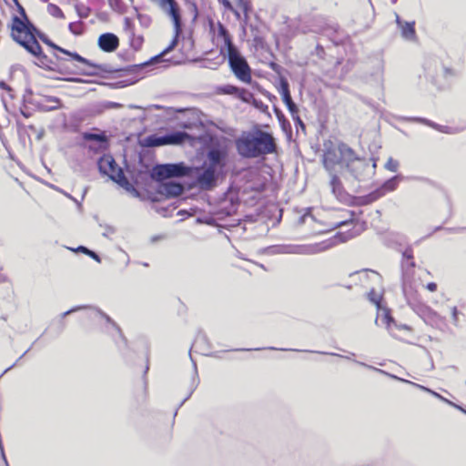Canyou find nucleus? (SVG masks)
Segmentation results:
<instances>
[{
    "mask_svg": "<svg viewBox=\"0 0 466 466\" xmlns=\"http://www.w3.org/2000/svg\"><path fill=\"white\" fill-rule=\"evenodd\" d=\"M21 15L23 19L15 15L12 19L11 25V36L14 41L23 46L28 53L35 56L38 65L41 66H47L49 58L42 51V47L37 41L39 38L47 46H51L55 50L66 55L71 59L79 62L83 65H88L92 67H100L97 64L91 62L90 60L81 56L76 52L68 51L63 47L58 46L53 43L44 33L39 31L27 18L26 14L23 7L20 6Z\"/></svg>",
    "mask_w": 466,
    "mask_h": 466,
    "instance_id": "f257e3e1",
    "label": "nucleus"
},
{
    "mask_svg": "<svg viewBox=\"0 0 466 466\" xmlns=\"http://www.w3.org/2000/svg\"><path fill=\"white\" fill-rule=\"evenodd\" d=\"M236 148L242 157L257 158L275 153L277 144L270 133L254 128L242 133L236 140Z\"/></svg>",
    "mask_w": 466,
    "mask_h": 466,
    "instance_id": "f03ea898",
    "label": "nucleus"
},
{
    "mask_svg": "<svg viewBox=\"0 0 466 466\" xmlns=\"http://www.w3.org/2000/svg\"><path fill=\"white\" fill-rule=\"evenodd\" d=\"M424 72L426 78L438 88L446 87L459 75L458 71L446 66L436 57H431L425 61Z\"/></svg>",
    "mask_w": 466,
    "mask_h": 466,
    "instance_id": "7ed1b4c3",
    "label": "nucleus"
},
{
    "mask_svg": "<svg viewBox=\"0 0 466 466\" xmlns=\"http://www.w3.org/2000/svg\"><path fill=\"white\" fill-rule=\"evenodd\" d=\"M97 166L101 174L107 176L111 180L117 183L127 191L131 192L135 197L139 196V192L129 182L123 169L117 166L111 155L102 156L97 161Z\"/></svg>",
    "mask_w": 466,
    "mask_h": 466,
    "instance_id": "20e7f679",
    "label": "nucleus"
},
{
    "mask_svg": "<svg viewBox=\"0 0 466 466\" xmlns=\"http://www.w3.org/2000/svg\"><path fill=\"white\" fill-rule=\"evenodd\" d=\"M368 297H369V299L372 303L376 304L378 307V316L376 319V323L378 325H384L393 336H396L395 329H410V328L405 324L398 325L396 320L391 317L389 309L386 308L380 307V301L381 299L380 294L375 292L374 289H371L368 293Z\"/></svg>",
    "mask_w": 466,
    "mask_h": 466,
    "instance_id": "39448f33",
    "label": "nucleus"
},
{
    "mask_svg": "<svg viewBox=\"0 0 466 466\" xmlns=\"http://www.w3.org/2000/svg\"><path fill=\"white\" fill-rule=\"evenodd\" d=\"M227 53L230 69L236 77L244 83L249 84L252 80L251 69L246 58L240 55L237 47Z\"/></svg>",
    "mask_w": 466,
    "mask_h": 466,
    "instance_id": "423d86ee",
    "label": "nucleus"
},
{
    "mask_svg": "<svg viewBox=\"0 0 466 466\" xmlns=\"http://www.w3.org/2000/svg\"><path fill=\"white\" fill-rule=\"evenodd\" d=\"M189 138L190 136L185 131H174L164 136L154 134L146 137L145 145L150 147H160L164 145H180Z\"/></svg>",
    "mask_w": 466,
    "mask_h": 466,
    "instance_id": "0eeeda50",
    "label": "nucleus"
},
{
    "mask_svg": "<svg viewBox=\"0 0 466 466\" xmlns=\"http://www.w3.org/2000/svg\"><path fill=\"white\" fill-rule=\"evenodd\" d=\"M189 168L183 163L157 165L152 171V177L157 181L188 175Z\"/></svg>",
    "mask_w": 466,
    "mask_h": 466,
    "instance_id": "6e6552de",
    "label": "nucleus"
},
{
    "mask_svg": "<svg viewBox=\"0 0 466 466\" xmlns=\"http://www.w3.org/2000/svg\"><path fill=\"white\" fill-rule=\"evenodd\" d=\"M228 155L227 147L219 144L211 145L207 149L206 159L203 164L221 173L227 166Z\"/></svg>",
    "mask_w": 466,
    "mask_h": 466,
    "instance_id": "1a4fd4ad",
    "label": "nucleus"
},
{
    "mask_svg": "<svg viewBox=\"0 0 466 466\" xmlns=\"http://www.w3.org/2000/svg\"><path fill=\"white\" fill-rule=\"evenodd\" d=\"M56 58L57 60V63L55 64L54 66H49L48 65H47V66L51 70L57 71L60 74H64V75H81V76H93L97 75L98 69H102L101 65H98L100 67H97V68L92 67V66L86 65L88 66V69H85L76 65H73V66L67 65L66 64L67 60L57 56V55H56Z\"/></svg>",
    "mask_w": 466,
    "mask_h": 466,
    "instance_id": "9d476101",
    "label": "nucleus"
},
{
    "mask_svg": "<svg viewBox=\"0 0 466 466\" xmlns=\"http://www.w3.org/2000/svg\"><path fill=\"white\" fill-rule=\"evenodd\" d=\"M328 246L317 244L315 246L304 245H276L269 248L273 254H303L311 255L325 250Z\"/></svg>",
    "mask_w": 466,
    "mask_h": 466,
    "instance_id": "9b49d317",
    "label": "nucleus"
},
{
    "mask_svg": "<svg viewBox=\"0 0 466 466\" xmlns=\"http://www.w3.org/2000/svg\"><path fill=\"white\" fill-rule=\"evenodd\" d=\"M196 183L202 190H211L217 186L220 172L203 164L197 168Z\"/></svg>",
    "mask_w": 466,
    "mask_h": 466,
    "instance_id": "f8f14e48",
    "label": "nucleus"
},
{
    "mask_svg": "<svg viewBox=\"0 0 466 466\" xmlns=\"http://www.w3.org/2000/svg\"><path fill=\"white\" fill-rule=\"evenodd\" d=\"M412 309L428 325L441 327L444 323L443 319L436 311L422 302L414 304V309Z\"/></svg>",
    "mask_w": 466,
    "mask_h": 466,
    "instance_id": "ddd939ff",
    "label": "nucleus"
},
{
    "mask_svg": "<svg viewBox=\"0 0 466 466\" xmlns=\"http://www.w3.org/2000/svg\"><path fill=\"white\" fill-rule=\"evenodd\" d=\"M82 137L85 141L93 142L88 146L89 150L104 151L108 147V138L105 132H84Z\"/></svg>",
    "mask_w": 466,
    "mask_h": 466,
    "instance_id": "4468645a",
    "label": "nucleus"
},
{
    "mask_svg": "<svg viewBox=\"0 0 466 466\" xmlns=\"http://www.w3.org/2000/svg\"><path fill=\"white\" fill-rule=\"evenodd\" d=\"M414 268L415 262L413 260V252L412 249L408 248L402 253V260H401V272H402V281H410L414 280Z\"/></svg>",
    "mask_w": 466,
    "mask_h": 466,
    "instance_id": "2eb2a0df",
    "label": "nucleus"
},
{
    "mask_svg": "<svg viewBox=\"0 0 466 466\" xmlns=\"http://www.w3.org/2000/svg\"><path fill=\"white\" fill-rule=\"evenodd\" d=\"M279 92L280 93L282 100L287 106L292 118L298 117L299 109L297 105L292 100L289 91V84L285 77H280Z\"/></svg>",
    "mask_w": 466,
    "mask_h": 466,
    "instance_id": "dca6fc26",
    "label": "nucleus"
},
{
    "mask_svg": "<svg viewBox=\"0 0 466 466\" xmlns=\"http://www.w3.org/2000/svg\"><path fill=\"white\" fill-rule=\"evenodd\" d=\"M330 175L329 185L331 187L332 194L335 198L341 203H345L349 205V202L351 199V195H350L345 189L339 179V177L334 173Z\"/></svg>",
    "mask_w": 466,
    "mask_h": 466,
    "instance_id": "f3484780",
    "label": "nucleus"
},
{
    "mask_svg": "<svg viewBox=\"0 0 466 466\" xmlns=\"http://www.w3.org/2000/svg\"><path fill=\"white\" fill-rule=\"evenodd\" d=\"M347 170L356 178L357 180H364L366 176L372 172V168L364 158H359L354 161L352 166L347 168Z\"/></svg>",
    "mask_w": 466,
    "mask_h": 466,
    "instance_id": "a211bd4d",
    "label": "nucleus"
},
{
    "mask_svg": "<svg viewBox=\"0 0 466 466\" xmlns=\"http://www.w3.org/2000/svg\"><path fill=\"white\" fill-rule=\"evenodd\" d=\"M338 151L340 156L341 167L346 169L360 158L355 151L344 143H340L338 146Z\"/></svg>",
    "mask_w": 466,
    "mask_h": 466,
    "instance_id": "6ab92c4d",
    "label": "nucleus"
},
{
    "mask_svg": "<svg viewBox=\"0 0 466 466\" xmlns=\"http://www.w3.org/2000/svg\"><path fill=\"white\" fill-rule=\"evenodd\" d=\"M97 44L101 50L110 53L116 50L119 46V39L113 33H105L98 37Z\"/></svg>",
    "mask_w": 466,
    "mask_h": 466,
    "instance_id": "aec40b11",
    "label": "nucleus"
},
{
    "mask_svg": "<svg viewBox=\"0 0 466 466\" xmlns=\"http://www.w3.org/2000/svg\"><path fill=\"white\" fill-rule=\"evenodd\" d=\"M324 167L329 174H334L337 166L341 167L340 156L337 149H328L323 155Z\"/></svg>",
    "mask_w": 466,
    "mask_h": 466,
    "instance_id": "412c9836",
    "label": "nucleus"
},
{
    "mask_svg": "<svg viewBox=\"0 0 466 466\" xmlns=\"http://www.w3.org/2000/svg\"><path fill=\"white\" fill-rule=\"evenodd\" d=\"M321 33L324 34L335 45L339 46L344 42L345 34L339 29L338 25H326Z\"/></svg>",
    "mask_w": 466,
    "mask_h": 466,
    "instance_id": "4be33fe9",
    "label": "nucleus"
},
{
    "mask_svg": "<svg viewBox=\"0 0 466 466\" xmlns=\"http://www.w3.org/2000/svg\"><path fill=\"white\" fill-rule=\"evenodd\" d=\"M184 191V187L177 182L168 181L162 183L159 187V193L167 198H174L181 195Z\"/></svg>",
    "mask_w": 466,
    "mask_h": 466,
    "instance_id": "5701e85b",
    "label": "nucleus"
},
{
    "mask_svg": "<svg viewBox=\"0 0 466 466\" xmlns=\"http://www.w3.org/2000/svg\"><path fill=\"white\" fill-rule=\"evenodd\" d=\"M402 291L408 304L411 307V309H414V304L420 303V301L418 299V294L413 284V280L402 281Z\"/></svg>",
    "mask_w": 466,
    "mask_h": 466,
    "instance_id": "b1692460",
    "label": "nucleus"
},
{
    "mask_svg": "<svg viewBox=\"0 0 466 466\" xmlns=\"http://www.w3.org/2000/svg\"><path fill=\"white\" fill-rule=\"evenodd\" d=\"M381 198V192L375 189L374 191L365 195V196H360V197H354L351 196V199L349 202V205L350 206H366L370 205L379 198Z\"/></svg>",
    "mask_w": 466,
    "mask_h": 466,
    "instance_id": "393cba45",
    "label": "nucleus"
},
{
    "mask_svg": "<svg viewBox=\"0 0 466 466\" xmlns=\"http://www.w3.org/2000/svg\"><path fill=\"white\" fill-rule=\"evenodd\" d=\"M93 313L95 315V318L99 317L101 319H104L106 321L107 331L108 332L115 331L118 335V338L121 340V342L123 343V347H126L127 339L124 337V335H123L120 328L117 326V324L115 321H113L109 316H107L106 314L103 313L102 311H100L98 309L94 310Z\"/></svg>",
    "mask_w": 466,
    "mask_h": 466,
    "instance_id": "a878e982",
    "label": "nucleus"
},
{
    "mask_svg": "<svg viewBox=\"0 0 466 466\" xmlns=\"http://www.w3.org/2000/svg\"><path fill=\"white\" fill-rule=\"evenodd\" d=\"M192 348L195 349L196 351L201 353L202 355L209 356L212 354L208 339L206 334H204L203 332H199L197 335L195 341L192 345Z\"/></svg>",
    "mask_w": 466,
    "mask_h": 466,
    "instance_id": "bb28decb",
    "label": "nucleus"
},
{
    "mask_svg": "<svg viewBox=\"0 0 466 466\" xmlns=\"http://www.w3.org/2000/svg\"><path fill=\"white\" fill-rule=\"evenodd\" d=\"M218 36L222 38L227 52L236 48L228 29L220 23H218Z\"/></svg>",
    "mask_w": 466,
    "mask_h": 466,
    "instance_id": "cd10ccee",
    "label": "nucleus"
},
{
    "mask_svg": "<svg viewBox=\"0 0 466 466\" xmlns=\"http://www.w3.org/2000/svg\"><path fill=\"white\" fill-rule=\"evenodd\" d=\"M401 180L400 176L397 175L392 177L391 178L386 180L381 187L377 188L378 191L381 192V197H383L387 192L394 191Z\"/></svg>",
    "mask_w": 466,
    "mask_h": 466,
    "instance_id": "c85d7f7f",
    "label": "nucleus"
},
{
    "mask_svg": "<svg viewBox=\"0 0 466 466\" xmlns=\"http://www.w3.org/2000/svg\"><path fill=\"white\" fill-rule=\"evenodd\" d=\"M401 36L408 41L416 39L415 22H406L400 27Z\"/></svg>",
    "mask_w": 466,
    "mask_h": 466,
    "instance_id": "c756f323",
    "label": "nucleus"
},
{
    "mask_svg": "<svg viewBox=\"0 0 466 466\" xmlns=\"http://www.w3.org/2000/svg\"><path fill=\"white\" fill-rule=\"evenodd\" d=\"M62 107L61 100L56 96H46L45 103L40 105L43 111H53Z\"/></svg>",
    "mask_w": 466,
    "mask_h": 466,
    "instance_id": "7c9ffc66",
    "label": "nucleus"
},
{
    "mask_svg": "<svg viewBox=\"0 0 466 466\" xmlns=\"http://www.w3.org/2000/svg\"><path fill=\"white\" fill-rule=\"evenodd\" d=\"M359 364L360 366H363L365 369H367L370 371V373H369L370 376H372V377H381V376H386L387 375V376H390V379H394V380L401 379L399 376L388 374L385 371H383V370H381L380 369L374 368L372 366H369V365H366V364L360 363V362Z\"/></svg>",
    "mask_w": 466,
    "mask_h": 466,
    "instance_id": "2f4dec72",
    "label": "nucleus"
},
{
    "mask_svg": "<svg viewBox=\"0 0 466 466\" xmlns=\"http://www.w3.org/2000/svg\"><path fill=\"white\" fill-rule=\"evenodd\" d=\"M404 382H408V383H410L412 386L423 390V391H426V392H429L431 393L432 396H434L435 398L441 400V401L447 403L449 405V402H452L451 400L446 399L445 397L441 396L440 393H438L437 391H434L432 390L430 388H427L425 386H422V385H420V384H416L414 382H412L411 380H403Z\"/></svg>",
    "mask_w": 466,
    "mask_h": 466,
    "instance_id": "473e14b6",
    "label": "nucleus"
},
{
    "mask_svg": "<svg viewBox=\"0 0 466 466\" xmlns=\"http://www.w3.org/2000/svg\"><path fill=\"white\" fill-rule=\"evenodd\" d=\"M198 383L196 380H189V383L187 385V392L186 396L184 397V399L178 404L177 408L176 409V410L174 412V418L177 416L178 409L181 408L184 405V403L191 397V395L193 394L195 390L198 388Z\"/></svg>",
    "mask_w": 466,
    "mask_h": 466,
    "instance_id": "72a5a7b5",
    "label": "nucleus"
},
{
    "mask_svg": "<svg viewBox=\"0 0 466 466\" xmlns=\"http://www.w3.org/2000/svg\"><path fill=\"white\" fill-rule=\"evenodd\" d=\"M69 31L75 35H81L85 31V24L82 21L72 22L68 25Z\"/></svg>",
    "mask_w": 466,
    "mask_h": 466,
    "instance_id": "f704fd0d",
    "label": "nucleus"
},
{
    "mask_svg": "<svg viewBox=\"0 0 466 466\" xmlns=\"http://www.w3.org/2000/svg\"><path fill=\"white\" fill-rule=\"evenodd\" d=\"M75 9L77 13V15L82 19L87 18L91 13L90 7H88L83 4H80V3L76 4Z\"/></svg>",
    "mask_w": 466,
    "mask_h": 466,
    "instance_id": "c9c22d12",
    "label": "nucleus"
},
{
    "mask_svg": "<svg viewBox=\"0 0 466 466\" xmlns=\"http://www.w3.org/2000/svg\"><path fill=\"white\" fill-rule=\"evenodd\" d=\"M108 5L115 12L122 14L126 10L125 4L122 0H108Z\"/></svg>",
    "mask_w": 466,
    "mask_h": 466,
    "instance_id": "e433bc0d",
    "label": "nucleus"
},
{
    "mask_svg": "<svg viewBox=\"0 0 466 466\" xmlns=\"http://www.w3.org/2000/svg\"><path fill=\"white\" fill-rule=\"evenodd\" d=\"M47 11L54 17H56V18H64L65 17L63 11L60 9L59 6H57L55 4H49L47 5Z\"/></svg>",
    "mask_w": 466,
    "mask_h": 466,
    "instance_id": "4c0bfd02",
    "label": "nucleus"
},
{
    "mask_svg": "<svg viewBox=\"0 0 466 466\" xmlns=\"http://www.w3.org/2000/svg\"><path fill=\"white\" fill-rule=\"evenodd\" d=\"M237 97L240 98L244 102L250 103L252 98L254 97V95L245 88H240L239 92L237 95Z\"/></svg>",
    "mask_w": 466,
    "mask_h": 466,
    "instance_id": "58836bf2",
    "label": "nucleus"
},
{
    "mask_svg": "<svg viewBox=\"0 0 466 466\" xmlns=\"http://www.w3.org/2000/svg\"><path fill=\"white\" fill-rule=\"evenodd\" d=\"M239 89H240L239 87L235 86L233 85H225V86L220 87V91L223 94L232 95V96H236V97H237L238 93L239 92Z\"/></svg>",
    "mask_w": 466,
    "mask_h": 466,
    "instance_id": "ea45409f",
    "label": "nucleus"
},
{
    "mask_svg": "<svg viewBox=\"0 0 466 466\" xmlns=\"http://www.w3.org/2000/svg\"><path fill=\"white\" fill-rule=\"evenodd\" d=\"M121 106H122V105H120L118 103L111 102V101H106V102H102L99 105V107H100L99 111H104V110L112 109V108H119Z\"/></svg>",
    "mask_w": 466,
    "mask_h": 466,
    "instance_id": "a19ab883",
    "label": "nucleus"
},
{
    "mask_svg": "<svg viewBox=\"0 0 466 466\" xmlns=\"http://www.w3.org/2000/svg\"><path fill=\"white\" fill-rule=\"evenodd\" d=\"M129 36L131 38V46L134 49H137V50L139 49L143 44V37L140 35L136 36L135 34L130 35Z\"/></svg>",
    "mask_w": 466,
    "mask_h": 466,
    "instance_id": "79ce46f5",
    "label": "nucleus"
},
{
    "mask_svg": "<svg viewBox=\"0 0 466 466\" xmlns=\"http://www.w3.org/2000/svg\"><path fill=\"white\" fill-rule=\"evenodd\" d=\"M137 19L144 27H148L151 24V17L148 15L137 14Z\"/></svg>",
    "mask_w": 466,
    "mask_h": 466,
    "instance_id": "37998d69",
    "label": "nucleus"
},
{
    "mask_svg": "<svg viewBox=\"0 0 466 466\" xmlns=\"http://www.w3.org/2000/svg\"><path fill=\"white\" fill-rule=\"evenodd\" d=\"M385 167L391 172H396L399 168V162L392 157H390L385 164Z\"/></svg>",
    "mask_w": 466,
    "mask_h": 466,
    "instance_id": "c03bdc74",
    "label": "nucleus"
},
{
    "mask_svg": "<svg viewBox=\"0 0 466 466\" xmlns=\"http://www.w3.org/2000/svg\"><path fill=\"white\" fill-rule=\"evenodd\" d=\"M124 28L125 31L130 35H134V24L129 17H125L124 19Z\"/></svg>",
    "mask_w": 466,
    "mask_h": 466,
    "instance_id": "a18cd8bd",
    "label": "nucleus"
},
{
    "mask_svg": "<svg viewBox=\"0 0 466 466\" xmlns=\"http://www.w3.org/2000/svg\"><path fill=\"white\" fill-rule=\"evenodd\" d=\"M360 232V229H352L345 234H340V241H347L350 238H354L355 236L359 235Z\"/></svg>",
    "mask_w": 466,
    "mask_h": 466,
    "instance_id": "49530a36",
    "label": "nucleus"
},
{
    "mask_svg": "<svg viewBox=\"0 0 466 466\" xmlns=\"http://www.w3.org/2000/svg\"><path fill=\"white\" fill-rule=\"evenodd\" d=\"M250 103H252L253 106L261 112H266L268 110V106L265 105L261 100L257 99L255 96L252 98Z\"/></svg>",
    "mask_w": 466,
    "mask_h": 466,
    "instance_id": "de8ad7c7",
    "label": "nucleus"
},
{
    "mask_svg": "<svg viewBox=\"0 0 466 466\" xmlns=\"http://www.w3.org/2000/svg\"><path fill=\"white\" fill-rule=\"evenodd\" d=\"M383 72H384V65L382 61L378 63L376 75V80L382 83L383 82Z\"/></svg>",
    "mask_w": 466,
    "mask_h": 466,
    "instance_id": "09e8293b",
    "label": "nucleus"
},
{
    "mask_svg": "<svg viewBox=\"0 0 466 466\" xmlns=\"http://www.w3.org/2000/svg\"><path fill=\"white\" fill-rule=\"evenodd\" d=\"M238 6L241 9V11L248 16V13L250 9L249 2L247 0H238Z\"/></svg>",
    "mask_w": 466,
    "mask_h": 466,
    "instance_id": "8fccbe9b",
    "label": "nucleus"
},
{
    "mask_svg": "<svg viewBox=\"0 0 466 466\" xmlns=\"http://www.w3.org/2000/svg\"><path fill=\"white\" fill-rule=\"evenodd\" d=\"M369 273H371L373 275L378 276V274L375 271L368 270V269H363V270H360V271L353 272L350 276V277H355V276H358V275H362V276H365L366 278H368Z\"/></svg>",
    "mask_w": 466,
    "mask_h": 466,
    "instance_id": "3c124183",
    "label": "nucleus"
},
{
    "mask_svg": "<svg viewBox=\"0 0 466 466\" xmlns=\"http://www.w3.org/2000/svg\"><path fill=\"white\" fill-rule=\"evenodd\" d=\"M409 120L415 121V122H420V123H424V124H426L428 126H431V127H437V126L434 123H432L430 120L425 119V118L413 117V118H409Z\"/></svg>",
    "mask_w": 466,
    "mask_h": 466,
    "instance_id": "603ef678",
    "label": "nucleus"
},
{
    "mask_svg": "<svg viewBox=\"0 0 466 466\" xmlns=\"http://www.w3.org/2000/svg\"><path fill=\"white\" fill-rule=\"evenodd\" d=\"M449 405L455 408L456 410L461 411L462 413H464L466 415V408H464L462 405L461 404H457L455 402H449Z\"/></svg>",
    "mask_w": 466,
    "mask_h": 466,
    "instance_id": "864d4df0",
    "label": "nucleus"
},
{
    "mask_svg": "<svg viewBox=\"0 0 466 466\" xmlns=\"http://www.w3.org/2000/svg\"><path fill=\"white\" fill-rule=\"evenodd\" d=\"M449 405L455 408L456 410L461 411L462 413H464L466 415V408H464L462 405L461 404H457L455 402H449Z\"/></svg>",
    "mask_w": 466,
    "mask_h": 466,
    "instance_id": "5fc2aeb1",
    "label": "nucleus"
},
{
    "mask_svg": "<svg viewBox=\"0 0 466 466\" xmlns=\"http://www.w3.org/2000/svg\"><path fill=\"white\" fill-rule=\"evenodd\" d=\"M449 405L455 408L456 410L461 411L462 413H464L466 415V408H464L462 405L461 404H457L455 402H449Z\"/></svg>",
    "mask_w": 466,
    "mask_h": 466,
    "instance_id": "6e6d98bb",
    "label": "nucleus"
},
{
    "mask_svg": "<svg viewBox=\"0 0 466 466\" xmlns=\"http://www.w3.org/2000/svg\"><path fill=\"white\" fill-rule=\"evenodd\" d=\"M275 112H276V115L279 118V120L284 125V123L287 121L284 115L282 114V112L278 109L277 107H275Z\"/></svg>",
    "mask_w": 466,
    "mask_h": 466,
    "instance_id": "4d7b16f0",
    "label": "nucleus"
},
{
    "mask_svg": "<svg viewBox=\"0 0 466 466\" xmlns=\"http://www.w3.org/2000/svg\"><path fill=\"white\" fill-rule=\"evenodd\" d=\"M218 2L222 4L227 10H233V5L228 0H218Z\"/></svg>",
    "mask_w": 466,
    "mask_h": 466,
    "instance_id": "13d9d810",
    "label": "nucleus"
},
{
    "mask_svg": "<svg viewBox=\"0 0 466 466\" xmlns=\"http://www.w3.org/2000/svg\"><path fill=\"white\" fill-rule=\"evenodd\" d=\"M115 231L116 230H115V228L113 227L107 226L106 228V231L103 233V236L108 237L110 234H114Z\"/></svg>",
    "mask_w": 466,
    "mask_h": 466,
    "instance_id": "bf43d9fd",
    "label": "nucleus"
},
{
    "mask_svg": "<svg viewBox=\"0 0 466 466\" xmlns=\"http://www.w3.org/2000/svg\"><path fill=\"white\" fill-rule=\"evenodd\" d=\"M426 288H427L428 290H430L431 292H434L437 289V284L434 283V282H430V283L427 284Z\"/></svg>",
    "mask_w": 466,
    "mask_h": 466,
    "instance_id": "052dcab7",
    "label": "nucleus"
},
{
    "mask_svg": "<svg viewBox=\"0 0 466 466\" xmlns=\"http://www.w3.org/2000/svg\"><path fill=\"white\" fill-rule=\"evenodd\" d=\"M395 18H396V24L399 28L406 23L401 20V18L400 17V15L397 13H395Z\"/></svg>",
    "mask_w": 466,
    "mask_h": 466,
    "instance_id": "680f3d73",
    "label": "nucleus"
},
{
    "mask_svg": "<svg viewBox=\"0 0 466 466\" xmlns=\"http://www.w3.org/2000/svg\"><path fill=\"white\" fill-rule=\"evenodd\" d=\"M81 309V307H76V308H73V309H69V310H67V311L64 312V313L62 314V317H63V318H65V317H66L67 315H69V314H71V313H73V312H76V311H77V310H78V309Z\"/></svg>",
    "mask_w": 466,
    "mask_h": 466,
    "instance_id": "e2e57ef3",
    "label": "nucleus"
},
{
    "mask_svg": "<svg viewBox=\"0 0 466 466\" xmlns=\"http://www.w3.org/2000/svg\"><path fill=\"white\" fill-rule=\"evenodd\" d=\"M88 256L91 257L92 258H94L96 261L100 262V257L96 252L91 250L88 253Z\"/></svg>",
    "mask_w": 466,
    "mask_h": 466,
    "instance_id": "0e129e2a",
    "label": "nucleus"
},
{
    "mask_svg": "<svg viewBox=\"0 0 466 466\" xmlns=\"http://www.w3.org/2000/svg\"><path fill=\"white\" fill-rule=\"evenodd\" d=\"M76 251H81L86 255H88V253L91 251L90 249H88L87 248L84 247V246H79L77 248H76Z\"/></svg>",
    "mask_w": 466,
    "mask_h": 466,
    "instance_id": "69168bd1",
    "label": "nucleus"
},
{
    "mask_svg": "<svg viewBox=\"0 0 466 466\" xmlns=\"http://www.w3.org/2000/svg\"><path fill=\"white\" fill-rule=\"evenodd\" d=\"M0 88L4 90L11 91V87L4 81H0Z\"/></svg>",
    "mask_w": 466,
    "mask_h": 466,
    "instance_id": "338daca9",
    "label": "nucleus"
},
{
    "mask_svg": "<svg viewBox=\"0 0 466 466\" xmlns=\"http://www.w3.org/2000/svg\"><path fill=\"white\" fill-rule=\"evenodd\" d=\"M229 11L232 12L238 19H240V13H239V11L237 10L234 6H233V10H229Z\"/></svg>",
    "mask_w": 466,
    "mask_h": 466,
    "instance_id": "774afa93",
    "label": "nucleus"
}]
</instances>
